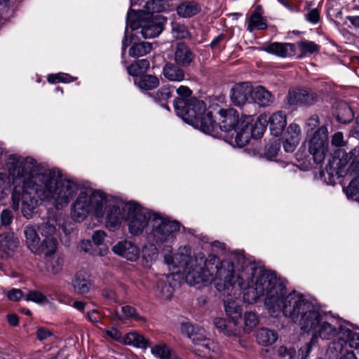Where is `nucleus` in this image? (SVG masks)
<instances>
[{"label": "nucleus", "instance_id": "obj_26", "mask_svg": "<svg viewBox=\"0 0 359 359\" xmlns=\"http://www.w3.org/2000/svg\"><path fill=\"white\" fill-rule=\"evenodd\" d=\"M338 122L348 124L354 118V114L351 107L344 102L337 104L334 113Z\"/></svg>", "mask_w": 359, "mask_h": 359}, {"label": "nucleus", "instance_id": "obj_56", "mask_svg": "<svg viewBox=\"0 0 359 359\" xmlns=\"http://www.w3.org/2000/svg\"><path fill=\"white\" fill-rule=\"evenodd\" d=\"M177 93L179 95V98H183L184 100H187V98L189 97L191 95V90L187 86H180L177 89Z\"/></svg>", "mask_w": 359, "mask_h": 359}, {"label": "nucleus", "instance_id": "obj_46", "mask_svg": "<svg viewBox=\"0 0 359 359\" xmlns=\"http://www.w3.org/2000/svg\"><path fill=\"white\" fill-rule=\"evenodd\" d=\"M173 36L177 39H185L189 36L187 27L184 25L175 24L172 26Z\"/></svg>", "mask_w": 359, "mask_h": 359}, {"label": "nucleus", "instance_id": "obj_58", "mask_svg": "<svg viewBox=\"0 0 359 359\" xmlns=\"http://www.w3.org/2000/svg\"><path fill=\"white\" fill-rule=\"evenodd\" d=\"M51 335L52 332L49 330L46 329L44 327H39L36 331L37 338L40 341L45 340L47 338L50 337Z\"/></svg>", "mask_w": 359, "mask_h": 359}, {"label": "nucleus", "instance_id": "obj_55", "mask_svg": "<svg viewBox=\"0 0 359 359\" xmlns=\"http://www.w3.org/2000/svg\"><path fill=\"white\" fill-rule=\"evenodd\" d=\"M102 296L110 301L111 302L117 303L118 302V297L116 293L109 289H104L102 290Z\"/></svg>", "mask_w": 359, "mask_h": 359}, {"label": "nucleus", "instance_id": "obj_19", "mask_svg": "<svg viewBox=\"0 0 359 359\" xmlns=\"http://www.w3.org/2000/svg\"><path fill=\"white\" fill-rule=\"evenodd\" d=\"M294 44L292 43L273 42L263 47V50L281 58L295 56Z\"/></svg>", "mask_w": 359, "mask_h": 359}, {"label": "nucleus", "instance_id": "obj_32", "mask_svg": "<svg viewBox=\"0 0 359 359\" xmlns=\"http://www.w3.org/2000/svg\"><path fill=\"white\" fill-rule=\"evenodd\" d=\"M169 0H148L144 6V10L138 11V15L142 13L159 14L166 10Z\"/></svg>", "mask_w": 359, "mask_h": 359}, {"label": "nucleus", "instance_id": "obj_35", "mask_svg": "<svg viewBox=\"0 0 359 359\" xmlns=\"http://www.w3.org/2000/svg\"><path fill=\"white\" fill-rule=\"evenodd\" d=\"M154 243H146L142 248V259L147 266L155 262L158 257V250Z\"/></svg>", "mask_w": 359, "mask_h": 359}, {"label": "nucleus", "instance_id": "obj_49", "mask_svg": "<svg viewBox=\"0 0 359 359\" xmlns=\"http://www.w3.org/2000/svg\"><path fill=\"white\" fill-rule=\"evenodd\" d=\"M107 233L102 230H96L92 235V241L95 245L100 246L102 245Z\"/></svg>", "mask_w": 359, "mask_h": 359}, {"label": "nucleus", "instance_id": "obj_7", "mask_svg": "<svg viewBox=\"0 0 359 359\" xmlns=\"http://www.w3.org/2000/svg\"><path fill=\"white\" fill-rule=\"evenodd\" d=\"M107 203V195L101 191L90 192L83 190L72 205L71 214L74 221H83L88 215H92L100 221L104 217V207Z\"/></svg>", "mask_w": 359, "mask_h": 359}, {"label": "nucleus", "instance_id": "obj_57", "mask_svg": "<svg viewBox=\"0 0 359 359\" xmlns=\"http://www.w3.org/2000/svg\"><path fill=\"white\" fill-rule=\"evenodd\" d=\"M7 297L10 300L18 301L22 297V292L19 289H12L8 292Z\"/></svg>", "mask_w": 359, "mask_h": 359}, {"label": "nucleus", "instance_id": "obj_61", "mask_svg": "<svg viewBox=\"0 0 359 359\" xmlns=\"http://www.w3.org/2000/svg\"><path fill=\"white\" fill-rule=\"evenodd\" d=\"M346 18L351 23L353 27L359 29V15H348Z\"/></svg>", "mask_w": 359, "mask_h": 359}, {"label": "nucleus", "instance_id": "obj_9", "mask_svg": "<svg viewBox=\"0 0 359 359\" xmlns=\"http://www.w3.org/2000/svg\"><path fill=\"white\" fill-rule=\"evenodd\" d=\"M181 331L196 346L194 351L199 356H206L210 351H216L219 348L217 343L206 337L205 330L190 323H182Z\"/></svg>", "mask_w": 359, "mask_h": 359}, {"label": "nucleus", "instance_id": "obj_54", "mask_svg": "<svg viewBox=\"0 0 359 359\" xmlns=\"http://www.w3.org/2000/svg\"><path fill=\"white\" fill-rule=\"evenodd\" d=\"M332 144L337 147H341L345 145L344 135L341 132H337L332 137Z\"/></svg>", "mask_w": 359, "mask_h": 359}, {"label": "nucleus", "instance_id": "obj_25", "mask_svg": "<svg viewBox=\"0 0 359 359\" xmlns=\"http://www.w3.org/2000/svg\"><path fill=\"white\" fill-rule=\"evenodd\" d=\"M191 125L198 128L204 133L213 135V133L217 128L216 122L212 119L211 112H207L197 120L196 122L192 123Z\"/></svg>", "mask_w": 359, "mask_h": 359}, {"label": "nucleus", "instance_id": "obj_15", "mask_svg": "<svg viewBox=\"0 0 359 359\" xmlns=\"http://www.w3.org/2000/svg\"><path fill=\"white\" fill-rule=\"evenodd\" d=\"M318 95L316 92L300 88L290 90L286 97L288 105L302 107L311 106L318 101Z\"/></svg>", "mask_w": 359, "mask_h": 359}, {"label": "nucleus", "instance_id": "obj_63", "mask_svg": "<svg viewBox=\"0 0 359 359\" xmlns=\"http://www.w3.org/2000/svg\"><path fill=\"white\" fill-rule=\"evenodd\" d=\"M350 134L353 137L359 138V116L355 118V125L350 131Z\"/></svg>", "mask_w": 359, "mask_h": 359}, {"label": "nucleus", "instance_id": "obj_50", "mask_svg": "<svg viewBox=\"0 0 359 359\" xmlns=\"http://www.w3.org/2000/svg\"><path fill=\"white\" fill-rule=\"evenodd\" d=\"M305 18L308 22H311V24H317L320 19L319 11L317 8H313L310 10L305 15Z\"/></svg>", "mask_w": 359, "mask_h": 359}, {"label": "nucleus", "instance_id": "obj_23", "mask_svg": "<svg viewBox=\"0 0 359 359\" xmlns=\"http://www.w3.org/2000/svg\"><path fill=\"white\" fill-rule=\"evenodd\" d=\"M252 101L260 107L270 106L274 101V96L264 87L258 86L253 88Z\"/></svg>", "mask_w": 359, "mask_h": 359}, {"label": "nucleus", "instance_id": "obj_42", "mask_svg": "<svg viewBox=\"0 0 359 359\" xmlns=\"http://www.w3.org/2000/svg\"><path fill=\"white\" fill-rule=\"evenodd\" d=\"M25 299L43 306L50 304V301L48 297L39 290L29 291Z\"/></svg>", "mask_w": 359, "mask_h": 359}, {"label": "nucleus", "instance_id": "obj_4", "mask_svg": "<svg viewBox=\"0 0 359 359\" xmlns=\"http://www.w3.org/2000/svg\"><path fill=\"white\" fill-rule=\"evenodd\" d=\"M123 211L126 212L125 221L131 235L137 236L145 232L147 239L158 245L172 243L180 229L177 221L144 208L134 201L126 203Z\"/></svg>", "mask_w": 359, "mask_h": 359}, {"label": "nucleus", "instance_id": "obj_13", "mask_svg": "<svg viewBox=\"0 0 359 359\" xmlns=\"http://www.w3.org/2000/svg\"><path fill=\"white\" fill-rule=\"evenodd\" d=\"M359 330L351 324L344 323L339 325L337 332V341H334L329 346V351L338 356L344 351V346L348 344L353 348L359 350Z\"/></svg>", "mask_w": 359, "mask_h": 359}, {"label": "nucleus", "instance_id": "obj_20", "mask_svg": "<svg viewBox=\"0 0 359 359\" xmlns=\"http://www.w3.org/2000/svg\"><path fill=\"white\" fill-rule=\"evenodd\" d=\"M72 285L74 292L79 294L89 292L93 287L90 276L85 271H79L74 275L72 280Z\"/></svg>", "mask_w": 359, "mask_h": 359}, {"label": "nucleus", "instance_id": "obj_48", "mask_svg": "<svg viewBox=\"0 0 359 359\" xmlns=\"http://www.w3.org/2000/svg\"><path fill=\"white\" fill-rule=\"evenodd\" d=\"M172 91L170 87L163 86L156 93L155 99L156 101H163L170 99Z\"/></svg>", "mask_w": 359, "mask_h": 359}, {"label": "nucleus", "instance_id": "obj_29", "mask_svg": "<svg viewBox=\"0 0 359 359\" xmlns=\"http://www.w3.org/2000/svg\"><path fill=\"white\" fill-rule=\"evenodd\" d=\"M278 333L272 330L262 327L256 332V339L259 344L269 346L278 339Z\"/></svg>", "mask_w": 359, "mask_h": 359}, {"label": "nucleus", "instance_id": "obj_11", "mask_svg": "<svg viewBox=\"0 0 359 359\" xmlns=\"http://www.w3.org/2000/svg\"><path fill=\"white\" fill-rule=\"evenodd\" d=\"M308 150L317 164L323 163L328 152V130L327 126H321L313 133L306 135Z\"/></svg>", "mask_w": 359, "mask_h": 359}, {"label": "nucleus", "instance_id": "obj_64", "mask_svg": "<svg viewBox=\"0 0 359 359\" xmlns=\"http://www.w3.org/2000/svg\"><path fill=\"white\" fill-rule=\"evenodd\" d=\"M340 353L338 354V355ZM341 356L339 359H358L352 351H346L344 353H341Z\"/></svg>", "mask_w": 359, "mask_h": 359}, {"label": "nucleus", "instance_id": "obj_51", "mask_svg": "<svg viewBox=\"0 0 359 359\" xmlns=\"http://www.w3.org/2000/svg\"><path fill=\"white\" fill-rule=\"evenodd\" d=\"M104 332L106 334L111 338L112 339L117 341H123V337L121 332L114 327H110L104 330Z\"/></svg>", "mask_w": 359, "mask_h": 359}, {"label": "nucleus", "instance_id": "obj_30", "mask_svg": "<svg viewBox=\"0 0 359 359\" xmlns=\"http://www.w3.org/2000/svg\"><path fill=\"white\" fill-rule=\"evenodd\" d=\"M19 245L18 239L12 232L0 235V249L7 255L13 252Z\"/></svg>", "mask_w": 359, "mask_h": 359}, {"label": "nucleus", "instance_id": "obj_5", "mask_svg": "<svg viewBox=\"0 0 359 359\" xmlns=\"http://www.w3.org/2000/svg\"><path fill=\"white\" fill-rule=\"evenodd\" d=\"M339 177H353L345 192L348 198L359 200V147L349 152L339 149L334 153L332 161L330 162Z\"/></svg>", "mask_w": 359, "mask_h": 359}, {"label": "nucleus", "instance_id": "obj_17", "mask_svg": "<svg viewBox=\"0 0 359 359\" xmlns=\"http://www.w3.org/2000/svg\"><path fill=\"white\" fill-rule=\"evenodd\" d=\"M106 211V226L111 231L118 229L121 224L122 220H125L126 212L123 211V215L118 206L109 203L107 198L106 205L104 207V212Z\"/></svg>", "mask_w": 359, "mask_h": 359}, {"label": "nucleus", "instance_id": "obj_41", "mask_svg": "<svg viewBox=\"0 0 359 359\" xmlns=\"http://www.w3.org/2000/svg\"><path fill=\"white\" fill-rule=\"evenodd\" d=\"M157 290H158V297L165 300L171 299L174 291L170 283L161 280H158L157 283Z\"/></svg>", "mask_w": 359, "mask_h": 359}, {"label": "nucleus", "instance_id": "obj_10", "mask_svg": "<svg viewBox=\"0 0 359 359\" xmlns=\"http://www.w3.org/2000/svg\"><path fill=\"white\" fill-rule=\"evenodd\" d=\"M173 104L177 115L189 124L196 122V120L206 114L205 102L195 97L188 100L176 98Z\"/></svg>", "mask_w": 359, "mask_h": 359}, {"label": "nucleus", "instance_id": "obj_28", "mask_svg": "<svg viewBox=\"0 0 359 359\" xmlns=\"http://www.w3.org/2000/svg\"><path fill=\"white\" fill-rule=\"evenodd\" d=\"M214 325L219 332L228 336H238L240 333L241 326H233L231 320L223 318L214 319Z\"/></svg>", "mask_w": 359, "mask_h": 359}, {"label": "nucleus", "instance_id": "obj_6", "mask_svg": "<svg viewBox=\"0 0 359 359\" xmlns=\"http://www.w3.org/2000/svg\"><path fill=\"white\" fill-rule=\"evenodd\" d=\"M219 114L222 118L219 128L225 132L233 131L235 133L234 141L231 142L233 146L243 147L252 137H256L252 116H245L239 118L238 111L233 109H220Z\"/></svg>", "mask_w": 359, "mask_h": 359}, {"label": "nucleus", "instance_id": "obj_59", "mask_svg": "<svg viewBox=\"0 0 359 359\" xmlns=\"http://www.w3.org/2000/svg\"><path fill=\"white\" fill-rule=\"evenodd\" d=\"M79 248L81 250L88 252L92 253L93 252V244L89 240H83L81 241L79 245Z\"/></svg>", "mask_w": 359, "mask_h": 359}, {"label": "nucleus", "instance_id": "obj_33", "mask_svg": "<svg viewBox=\"0 0 359 359\" xmlns=\"http://www.w3.org/2000/svg\"><path fill=\"white\" fill-rule=\"evenodd\" d=\"M151 352L155 357L159 359H177L175 351L164 342H159L151 346Z\"/></svg>", "mask_w": 359, "mask_h": 359}, {"label": "nucleus", "instance_id": "obj_45", "mask_svg": "<svg viewBox=\"0 0 359 359\" xmlns=\"http://www.w3.org/2000/svg\"><path fill=\"white\" fill-rule=\"evenodd\" d=\"M73 81V78L65 73L52 74L48 76V81L50 83H57L60 82L69 83Z\"/></svg>", "mask_w": 359, "mask_h": 359}, {"label": "nucleus", "instance_id": "obj_16", "mask_svg": "<svg viewBox=\"0 0 359 359\" xmlns=\"http://www.w3.org/2000/svg\"><path fill=\"white\" fill-rule=\"evenodd\" d=\"M112 252L126 260L135 262L140 257V248L133 241L123 240L117 242L111 248Z\"/></svg>", "mask_w": 359, "mask_h": 359}, {"label": "nucleus", "instance_id": "obj_37", "mask_svg": "<svg viewBox=\"0 0 359 359\" xmlns=\"http://www.w3.org/2000/svg\"><path fill=\"white\" fill-rule=\"evenodd\" d=\"M152 45L149 42H140L134 43L129 50V55L133 57H142L151 52Z\"/></svg>", "mask_w": 359, "mask_h": 359}, {"label": "nucleus", "instance_id": "obj_60", "mask_svg": "<svg viewBox=\"0 0 359 359\" xmlns=\"http://www.w3.org/2000/svg\"><path fill=\"white\" fill-rule=\"evenodd\" d=\"M87 317L90 322L95 323L99 322L100 314L97 310H92L87 313Z\"/></svg>", "mask_w": 359, "mask_h": 359}, {"label": "nucleus", "instance_id": "obj_53", "mask_svg": "<svg viewBox=\"0 0 359 359\" xmlns=\"http://www.w3.org/2000/svg\"><path fill=\"white\" fill-rule=\"evenodd\" d=\"M13 219V214L9 210H4L1 214V221L3 225H9Z\"/></svg>", "mask_w": 359, "mask_h": 359}, {"label": "nucleus", "instance_id": "obj_14", "mask_svg": "<svg viewBox=\"0 0 359 359\" xmlns=\"http://www.w3.org/2000/svg\"><path fill=\"white\" fill-rule=\"evenodd\" d=\"M267 123L269 124L271 134L275 137H278L283 133L287 125L286 114L283 111H276L270 116L266 114H261L258 117L257 121L254 123L255 132L258 128V124L260 125L259 128L260 131L258 132V134H256V137H254L255 138H259L263 134Z\"/></svg>", "mask_w": 359, "mask_h": 359}, {"label": "nucleus", "instance_id": "obj_21", "mask_svg": "<svg viewBox=\"0 0 359 359\" xmlns=\"http://www.w3.org/2000/svg\"><path fill=\"white\" fill-rule=\"evenodd\" d=\"M294 44L295 56L297 59L309 57L313 54L318 53L320 46L312 41L302 40Z\"/></svg>", "mask_w": 359, "mask_h": 359}, {"label": "nucleus", "instance_id": "obj_40", "mask_svg": "<svg viewBox=\"0 0 359 359\" xmlns=\"http://www.w3.org/2000/svg\"><path fill=\"white\" fill-rule=\"evenodd\" d=\"M137 85L141 89L152 90L159 85V80L155 76L144 75L140 78Z\"/></svg>", "mask_w": 359, "mask_h": 359}, {"label": "nucleus", "instance_id": "obj_3", "mask_svg": "<svg viewBox=\"0 0 359 359\" xmlns=\"http://www.w3.org/2000/svg\"><path fill=\"white\" fill-rule=\"evenodd\" d=\"M266 290L269 296L265 308L272 317L280 314L294 323L301 330L312 333L311 344L314 345L318 338L330 340L337 337L338 330L327 321V316L319 308L316 301L295 290L287 292L284 280L271 277Z\"/></svg>", "mask_w": 359, "mask_h": 359}, {"label": "nucleus", "instance_id": "obj_47", "mask_svg": "<svg viewBox=\"0 0 359 359\" xmlns=\"http://www.w3.org/2000/svg\"><path fill=\"white\" fill-rule=\"evenodd\" d=\"M320 124L319 118L317 115H313L306 122V135L313 133V130L318 128Z\"/></svg>", "mask_w": 359, "mask_h": 359}, {"label": "nucleus", "instance_id": "obj_62", "mask_svg": "<svg viewBox=\"0 0 359 359\" xmlns=\"http://www.w3.org/2000/svg\"><path fill=\"white\" fill-rule=\"evenodd\" d=\"M290 352L291 348H287L284 346H280L278 349V354L282 358L288 357V355L290 354Z\"/></svg>", "mask_w": 359, "mask_h": 359}, {"label": "nucleus", "instance_id": "obj_36", "mask_svg": "<svg viewBox=\"0 0 359 359\" xmlns=\"http://www.w3.org/2000/svg\"><path fill=\"white\" fill-rule=\"evenodd\" d=\"M150 63L147 59L138 60L135 62L132 63L127 67L128 73L133 76H137L144 74L149 68Z\"/></svg>", "mask_w": 359, "mask_h": 359}, {"label": "nucleus", "instance_id": "obj_12", "mask_svg": "<svg viewBox=\"0 0 359 359\" xmlns=\"http://www.w3.org/2000/svg\"><path fill=\"white\" fill-rule=\"evenodd\" d=\"M24 233L27 248L35 255L44 254L45 256L53 255L57 250V241L55 238H44L40 242V238L34 225L29 224L25 227Z\"/></svg>", "mask_w": 359, "mask_h": 359}, {"label": "nucleus", "instance_id": "obj_27", "mask_svg": "<svg viewBox=\"0 0 359 359\" xmlns=\"http://www.w3.org/2000/svg\"><path fill=\"white\" fill-rule=\"evenodd\" d=\"M123 343L126 345L142 349H147L150 347L149 340L136 332H132L126 334L123 337Z\"/></svg>", "mask_w": 359, "mask_h": 359}, {"label": "nucleus", "instance_id": "obj_24", "mask_svg": "<svg viewBox=\"0 0 359 359\" xmlns=\"http://www.w3.org/2000/svg\"><path fill=\"white\" fill-rule=\"evenodd\" d=\"M201 11L200 4L194 1H184L176 8L177 14L183 18H190Z\"/></svg>", "mask_w": 359, "mask_h": 359}, {"label": "nucleus", "instance_id": "obj_44", "mask_svg": "<svg viewBox=\"0 0 359 359\" xmlns=\"http://www.w3.org/2000/svg\"><path fill=\"white\" fill-rule=\"evenodd\" d=\"M301 137V128L300 126L297 123H291L285 133V137L290 139V140H292V139H294L297 140V142H299Z\"/></svg>", "mask_w": 359, "mask_h": 359}, {"label": "nucleus", "instance_id": "obj_18", "mask_svg": "<svg viewBox=\"0 0 359 359\" xmlns=\"http://www.w3.org/2000/svg\"><path fill=\"white\" fill-rule=\"evenodd\" d=\"M253 88L250 83L243 82L236 83L231 90V98L236 106H241L247 102H250L252 97Z\"/></svg>", "mask_w": 359, "mask_h": 359}, {"label": "nucleus", "instance_id": "obj_31", "mask_svg": "<svg viewBox=\"0 0 359 359\" xmlns=\"http://www.w3.org/2000/svg\"><path fill=\"white\" fill-rule=\"evenodd\" d=\"M266 27V22L262 16L261 8L257 6L249 18L247 30L252 32L255 29L263 30Z\"/></svg>", "mask_w": 359, "mask_h": 359}, {"label": "nucleus", "instance_id": "obj_43", "mask_svg": "<svg viewBox=\"0 0 359 359\" xmlns=\"http://www.w3.org/2000/svg\"><path fill=\"white\" fill-rule=\"evenodd\" d=\"M121 310L123 315L128 318H133L136 321H145V318L140 316L136 309L132 306H123Z\"/></svg>", "mask_w": 359, "mask_h": 359}, {"label": "nucleus", "instance_id": "obj_34", "mask_svg": "<svg viewBox=\"0 0 359 359\" xmlns=\"http://www.w3.org/2000/svg\"><path fill=\"white\" fill-rule=\"evenodd\" d=\"M164 76L170 81L180 82L184 79V71L175 64H166L163 69Z\"/></svg>", "mask_w": 359, "mask_h": 359}, {"label": "nucleus", "instance_id": "obj_1", "mask_svg": "<svg viewBox=\"0 0 359 359\" xmlns=\"http://www.w3.org/2000/svg\"><path fill=\"white\" fill-rule=\"evenodd\" d=\"M164 255L166 264L172 269L183 268L185 281L191 286L201 289L215 282L217 291L226 297L224 300V311L233 326H240L242 308L236 302L243 291V299L248 304H255L261 297H265L264 305L269 294L266 289L271 277L283 280L277 275L264 268L249 263L235 269L234 264L229 260H220L214 254L205 257L199 252L191 256V248L181 246L175 255Z\"/></svg>", "mask_w": 359, "mask_h": 359}, {"label": "nucleus", "instance_id": "obj_22", "mask_svg": "<svg viewBox=\"0 0 359 359\" xmlns=\"http://www.w3.org/2000/svg\"><path fill=\"white\" fill-rule=\"evenodd\" d=\"M194 55L187 46L183 43L177 45L175 52V61L177 65L188 67L192 62Z\"/></svg>", "mask_w": 359, "mask_h": 359}, {"label": "nucleus", "instance_id": "obj_39", "mask_svg": "<svg viewBox=\"0 0 359 359\" xmlns=\"http://www.w3.org/2000/svg\"><path fill=\"white\" fill-rule=\"evenodd\" d=\"M57 221L52 218L40 224L38 227L42 236L45 238H54L53 236L56 231Z\"/></svg>", "mask_w": 359, "mask_h": 359}, {"label": "nucleus", "instance_id": "obj_52", "mask_svg": "<svg viewBox=\"0 0 359 359\" xmlns=\"http://www.w3.org/2000/svg\"><path fill=\"white\" fill-rule=\"evenodd\" d=\"M299 142H297L295 138L292 139V140H290V139L285 137L283 141L284 150L287 153L293 152L295 150Z\"/></svg>", "mask_w": 359, "mask_h": 359}, {"label": "nucleus", "instance_id": "obj_38", "mask_svg": "<svg viewBox=\"0 0 359 359\" xmlns=\"http://www.w3.org/2000/svg\"><path fill=\"white\" fill-rule=\"evenodd\" d=\"M243 331L245 333H250L259 324V319L257 314L252 311H246L243 316Z\"/></svg>", "mask_w": 359, "mask_h": 359}, {"label": "nucleus", "instance_id": "obj_8", "mask_svg": "<svg viewBox=\"0 0 359 359\" xmlns=\"http://www.w3.org/2000/svg\"><path fill=\"white\" fill-rule=\"evenodd\" d=\"M166 22V18L160 14L142 13L130 9L126 18V27L125 36L122 41V55L126 54L127 43V35L128 27L132 30L141 28V33L144 38H155L158 36L163 29V25Z\"/></svg>", "mask_w": 359, "mask_h": 359}, {"label": "nucleus", "instance_id": "obj_2", "mask_svg": "<svg viewBox=\"0 0 359 359\" xmlns=\"http://www.w3.org/2000/svg\"><path fill=\"white\" fill-rule=\"evenodd\" d=\"M14 189L12 207L18 210L21 202L22 215L31 219L43 201L55 208L66 207L79 191V184L64 177L57 168L41 170L32 157L10 156L6 163Z\"/></svg>", "mask_w": 359, "mask_h": 359}]
</instances>
